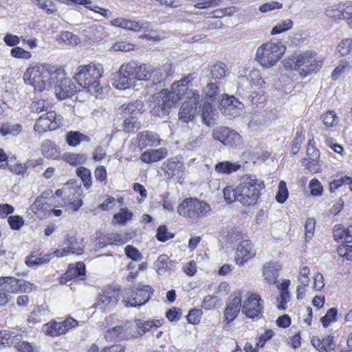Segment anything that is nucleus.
Here are the masks:
<instances>
[{
    "instance_id": "31",
    "label": "nucleus",
    "mask_w": 352,
    "mask_h": 352,
    "mask_svg": "<svg viewBox=\"0 0 352 352\" xmlns=\"http://www.w3.org/2000/svg\"><path fill=\"white\" fill-rule=\"evenodd\" d=\"M311 342L320 352H329L335 350L336 344L333 342V337L331 336H328L322 340L314 338Z\"/></svg>"
},
{
    "instance_id": "63",
    "label": "nucleus",
    "mask_w": 352,
    "mask_h": 352,
    "mask_svg": "<svg viewBox=\"0 0 352 352\" xmlns=\"http://www.w3.org/2000/svg\"><path fill=\"white\" fill-rule=\"evenodd\" d=\"M108 244L121 245L127 242V239L120 234H111L107 237Z\"/></svg>"
},
{
    "instance_id": "38",
    "label": "nucleus",
    "mask_w": 352,
    "mask_h": 352,
    "mask_svg": "<svg viewBox=\"0 0 352 352\" xmlns=\"http://www.w3.org/2000/svg\"><path fill=\"white\" fill-rule=\"evenodd\" d=\"M63 324L60 322H52L45 324L43 327V331L47 335L51 336H57L60 334L65 333V327H63Z\"/></svg>"
},
{
    "instance_id": "47",
    "label": "nucleus",
    "mask_w": 352,
    "mask_h": 352,
    "mask_svg": "<svg viewBox=\"0 0 352 352\" xmlns=\"http://www.w3.org/2000/svg\"><path fill=\"white\" fill-rule=\"evenodd\" d=\"M293 27V21L288 19L286 20L280 21L278 23L272 30L271 34L272 35L280 34L283 32L292 29Z\"/></svg>"
},
{
    "instance_id": "15",
    "label": "nucleus",
    "mask_w": 352,
    "mask_h": 352,
    "mask_svg": "<svg viewBox=\"0 0 352 352\" xmlns=\"http://www.w3.org/2000/svg\"><path fill=\"white\" fill-rule=\"evenodd\" d=\"M0 285L8 294L17 292L28 293L31 292L32 288V284L30 283L12 276L0 277Z\"/></svg>"
},
{
    "instance_id": "1",
    "label": "nucleus",
    "mask_w": 352,
    "mask_h": 352,
    "mask_svg": "<svg viewBox=\"0 0 352 352\" xmlns=\"http://www.w3.org/2000/svg\"><path fill=\"white\" fill-rule=\"evenodd\" d=\"M61 69L45 64H32L23 74L25 84L34 87L35 92L49 91L52 85L58 80Z\"/></svg>"
},
{
    "instance_id": "37",
    "label": "nucleus",
    "mask_w": 352,
    "mask_h": 352,
    "mask_svg": "<svg viewBox=\"0 0 352 352\" xmlns=\"http://www.w3.org/2000/svg\"><path fill=\"white\" fill-rule=\"evenodd\" d=\"M89 142V138L79 131H69L66 135V142L70 146H76L82 142Z\"/></svg>"
},
{
    "instance_id": "7",
    "label": "nucleus",
    "mask_w": 352,
    "mask_h": 352,
    "mask_svg": "<svg viewBox=\"0 0 352 352\" xmlns=\"http://www.w3.org/2000/svg\"><path fill=\"white\" fill-rule=\"evenodd\" d=\"M199 94L197 91H192L188 93L187 100L182 104L179 112V120L185 123L192 121L197 111L199 104Z\"/></svg>"
},
{
    "instance_id": "56",
    "label": "nucleus",
    "mask_w": 352,
    "mask_h": 352,
    "mask_svg": "<svg viewBox=\"0 0 352 352\" xmlns=\"http://www.w3.org/2000/svg\"><path fill=\"white\" fill-rule=\"evenodd\" d=\"M8 222L12 230H19L24 224V219L19 215L10 216Z\"/></svg>"
},
{
    "instance_id": "48",
    "label": "nucleus",
    "mask_w": 352,
    "mask_h": 352,
    "mask_svg": "<svg viewBox=\"0 0 352 352\" xmlns=\"http://www.w3.org/2000/svg\"><path fill=\"white\" fill-rule=\"evenodd\" d=\"M338 309L332 307L329 309L326 314L321 318L320 322L324 327H327L331 322L337 320Z\"/></svg>"
},
{
    "instance_id": "14",
    "label": "nucleus",
    "mask_w": 352,
    "mask_h": 352,
    "mask_svg": "<svg viewBox=\"0 0 352 352\" xmlns=\"http://www.w3.org/2000/svg\"><path fill=\"white\" fill-rule=\"evenodd\" d=\"M129 63L122 65L113 79V85L119 89H126L135 85L133 70Z\"/></svg>"
},
{
    "instance_id": "9",
    "label": "nucleus",
    "mask_w": 352,
    "mask_h": 352,
    "mask_svg": "<svg viewBox=\"0 0 352 352\" xmlns=\"http://www.w3.org/2000/svg\"><path fill=\"white\" fill-rule=\"evenodd\" d=\"M63 125V117L54 111H49L41 115L36 120L34 129L38 133L55 130Z\"/></svg>"
},
{
    "instance_id": "43",
    "label": "nucleus",
    "mask_w": 352,
    "mask_h": 352,
    "mask_svg": "<svg viewBox=\"0 0 352 352\" xmlns=\"http://www.w3.org/2000/svg\"><path fill=\"white\" fill-rule=\"evenodd\" d=\"M17 335H20V340L14 342V346L19 352H38V348L36 346H33L31 343L23 340V335L17 333Z\"/></svg>"
},
{
    "instance_id": "29",
    "label": "nucleus",
    "mask_w": 352,
    "mask_h": 352,
    "mask_svg": "<svg viewBox=\"0 0 352 352\" xmlns=\"http://www.w3.org/2000/svg\"><path fill=\"white\" fill-rule=\"evenodd\" d=\"M133 70V76L135 82L138 80H149L151 65L149 64H138L135 62L129 63Z\"/></svg>"
},
{
    "instance_id": "5",
    "label": "nucleus",
    "mask_w": 352,
    "mask_h": 352,
    "mask_svg": "<svg viewBox=\"0 0 352 352\" xmlns=\"http://www.w3.org/2000/svg\"><path fill=\"white\" fill-rule=\"evenodd\" d=\"M210 206L197 198L184 199L177 207V213L187 219H197L208 215Z\"/></svg>"
},
{
    "instance_id": "6",
    "label": "nucleus",
    "mask_w": 352,
    "mask_h": 352,
    "mask_svg": "<svg viewBox=\"0 0 352 352\" xmlns=\"http://www.w3.org/2000/svg\"><path fill=\"white\" fill-rule=\"evenodd\" d=\"M294 69L299 72L302 78L317 72L322 65V61L313 51H306L294 58Z\"/></svg>"
},
{
    "instance_id": "10",
    "label": "nucleus",
    "mask_w": 352,
    "mask_h": 352,
    "mask_svg": "<svg viewBox=\"0 0 352 352\" xmlns=\"http://www.w3.org/2000/svg\"><path fill=\"white\" fill-rule=\"evenodd\" d=\"M242 313L248 318L259 319L263 313V300L256 294H250L243 302Z\"/></svg>"
},
{
    "instance_id": "61",
    "label": "nucleus",
    "mask_w": 352,
    "mask_h": 352,
    "mask_svg": "<svg viewBox=\"0 0 352 352\" xmlns=\"http://www.w3.org/2000/svg\"><path fill=\"white\" fill-rule=\"evenodd\" d=\"M203 312L201 309H192L189 311L187 316V320L189 323L197 324L200 322L201 316Z\"/></svg>"
},
{
    "instance_id": "3",
    "label": "nucleus",
    "mask_w": 352,
    "mask_h": 352,
    "mask_svg": "<svg viewBox=\"0 0 352 352\" xmlns=\"http://www.w3.org/2000/svg\"><path fill=\"white\" fill-rule=\"evenodd\" d=\"M263 188V182L255 176L244 177L243 182L236 186L238 201L247 206L255 204Z\"/></svg>"
},
{
    "instance_id": "13",
    "label": "nucleus",
    "mask_w": 352,
    "mask_h": 352,
    "mask_svg": "<svg viewBox=\"0 0 352 352\" xmlns=\"http://www.w3.org/2000/svg\"><path fill=\"white\" fill-rule=\"evenodd\" d=\"M175 102L167 94L166 90H162L153 96L151 113L158 117L167 116Z\"/></svg>"
},
{
    "instance_id": "62",
    "label": "nucleus",
    "mask_w": 352,
    "mask_h": 352,
    "mask_svg": "<svg viewBox=\"0 0 352 352\" xmlns=\"http://www.w3.org/2000/svg\"><path fill=\"white\" fill-rule=\"evenodd\" d=\"M309 188L310 190L311 195L313 196L321 195L323 190L320 182L316 179H313L310 181Z\"/></svg>"
},
{
    "instance_id": "16",
    "label": "nucleus",
    "mask_w": 352,
    "mask_h": 352,
    "mask_svg": "<svg viewBox=\"0 0 352 352\" xmlns=\"http://www.w3.org/2000/svg\"><path fill=\"white\" fill-rule=\"evenodd\" d=\"M83 245L74 235L67 234L61 244V248L56 250L53 254L57 257L66 256L69 254H82Z\"/></svg>"
},
{
    "instance_id": "39",
    "label": "nucleus",
    "mask_w": 352,
    "mask_h": 352,
    "mask_svg": "<svg viewBox=\"0 0 352 352\" xmlns=\"http://www.w3.org/2000/svg\"><path fill=\"white\" fill-rule=\"evenodd\" d=\"M23 129L20 124H12L10 122L4 123L0 127V134L3 136L12 135L16 136L19 135Z\"/></svg>"
},
{
    "instance_id": "24",
    "label": "nucleus",
    "mask_w": 352,
    "mask_h": 352,
    "mask_svg": "<svg viewBox=\"0 0 352 352\" xmlns=\"http://www.w3.org/2000/svg\"><path fill=\"white\" fill-rule=\"evenodd\" d=\"M281 269L282 266L278 261L266 262L263 267V276L268 283H274Z\"/></svg>"
},
{
    "instance_id": "8",
    "label": "nucleus",
    "mask_w": 352,
    "mask_h": 352,
    "mask_svg": "<svg viewBox=\"0 0 352 352\" xmlns=\"http://www.w3.org/2000/svg\"><path fill=\"white\" fill-rule=\"evenodd\" d=\"M143 107L140 101H135L134 103L128 104L123 109L124 120L123 127L125 131L129 133L138 129L140 122L138 121L139 116L142 114L141 109Z\"/></svg>"
},
{
    "instance_id": "50",
    "label": "nucleus",
    "mask_w": 352,
    "mask_h": 352,
    "mask_svg": "<svg viewBox=\"0 0 352 352\" xmlns=\"http://www.w3.org/2000/svg\"><path fill=\"white\" fill-rule=\"evenodd\" d=\"M289 195L286 183L280 181L278 184V190L276 195V199L278 203L283 204Z\"/></svg>"
},
{
    "instance_id": "59",
    "label": "nucleus",
    "mask_w": 352,
    "mask_h": 352,
    "mask_svg": "<svg viewBox=\"0 0 352 352\" xmlns=\"http://www.w3.org/2000/svg\"><path fill=\"white\" fill-rule=\"evenodd\" d=\"M283 8V4L280 2L271 1L265 3L261 4L258 10L261 12H267L269 11H272L274 10L281 9Z\"/></svg>"
},
{
    "instance_id": "20",
    "label": "nucleus",
    "mask_w": 352,
    "mask_h": 352,
    "mask_svg": "<svg viewBox=\"0 0 352 352\" xmlns=\"http://www.w3.org/2000/svg\"><path fill=\"white\" fill-rule=\"evenodd\" d=\"M192 78L190 76H185L179 80L175 82L171 87V89L167 91V94L176 103L185 94H188L189 85L191 82Z\"/></svg>"
},
{
    "instance_id": "26",
    "label": "nucleus",
    "mask_w": 352,
    "mask_h": 352,
    "mask_svg": "<svg viewBox=\"0 0 352 352\" xmlns=\"http://www.w3.org/2000/svg\"><path fill=\"white\" fill-rule=\"evenodd\" d=\"M54 87V94L59 100L65 99L73 94V85L69 78H63L58 80Z\"/></svg>"
},
{
    "instance_id": "51",
    "label": "nucleus",
    "mask_w": 352,
    "mask_h": 352,
    "mask_svg": "<svg viewBox=\"0 0 352 352\" xmlns=\"http://www.w3.org/2000/svg\"><path fill=\"white\" fill-rule=\"evenodd\" d=\"M41 151L45 157L50 158L54 155L56 150L54 144L50 140H45L41 145Z\"/></svg>"
},
{
    "instance_id": "27",
    "label": "nucleus",
    "mask_w": 352,
    "mask_h": 352,
    "mask_svg": "<svg viewBox=\"0 0 352 352\" xmlns=\"http://www.w3.org/2000/svg\"><path fill=\"white\" fill-rule=\"evenodd\" d=\"M168 155L166 148L149 149L143 152L140 156L141 160L146 164H151L165 158Z\"/></svg>"
},
{
    "instance_id": "34",
    "label": "nucleus",
    "mask_w": 352,
    "mask_h": 352,
    "mask_svg": "<svg viewBox=\"0 0 352 352\" xmlns=\"http://www.w3.org/2000/svg\"><path fill=\"white\" fill-rule=\"evenodd\" d=\"M127 324H126L124 326H116L106 331L104 333V338L108 341H112L117 338L119 336L123 334L122 338L124 339L129 338V334L126 335L127 333V331L130 327H126Z\"/></svg>"
},
{
    "instance_id": "53",
    "label": "nucleus",
    "mask_w": 352,
    "mask_h": 352,
    "mask_svg": "<svg viewBox=\"0 0 352 352\" xmlns=\"http://www.w3.org/2000/svg\"><path fill=\"white\" fill-rule=\"evenodd\" d=\"M161 324L159 320L157 321H144V322H140L138 324V333L142 335L148 332L153 327H157Z\"/></svg>"
},
{
    "instance_id": "33",
    "label": "nucleus",
    "mask_w": 352,
    "mask_h": 352,
    "mask_svg": "<svg viewBox=\"0 0 352 352\" xmlns=\"http://www.w3.org/2000/svg\"><path fill=\"white\" fill-rule=\"evenodd\" d=\"M334 237L346 243L352 242V226L346 228L342 225H337L334 227Z\"/></svg>"
},
{
    "instance_id": "46",
    "label": "nucleus",
    "mask_w": 352,
    "mask_h": 352,
    "mask_svg": "<svg viewBox=\"0 0 352 352\" xmlns=\"http://www.w3.org/2000/svg\"><path fill=\"white\" fill-rule=\"evenodd\" d=\"M212 78L215 80H220L226 76V65L221 62L215 63L210 69Z\"/></svg>"
},
{
    "instance_id": "4",
    "label": "nucleus",
    "mask_w": 352,
    "mask_h": 352,
    "mask_svg": "<svg viewBox=\"0 0 352 352\" xmlns=\"http://www.w3.org/2000/svg\"><path fill=\"white\" fill-rule=\"evenodd\" d=\"M285 50L282 43L267 42L258 47L255 58L261 66L269 68L276 64Z\"/></svg>"
},
{
    "instance_id": "41",
    "label": "nucleus",
    "mask_w": 352,
    "mask_h": 352,
    "mask_svg": "<svg viewBox=\"0 0 352 352\" xmlns=\"http://www.w3.org/2000/svg\"><path fill=\"white\" fill-rule=\"evenodd\" d=\"M52 106L47 100L43 99H39L37 100L32 101L30 105V111L32 113H40L43 111H52Z\"/></svg>"
},
{
    "instance_id": "52",
    "label": "nucleus",
    "mask_w": 352,
    "mask_h": 352,
    "mask_svg": "<svg viewBox=\"0 0 352 352\" xmlns=\"http://www.w3.org/2000/svg\"><path fill=\"white\" fill-rule=\"evenodd\" d=\"M338 52L342 56H346L352 50V38L342 40L337 47Z\"/></svg>"
},
{
    "instance_id": "45",
    "label": "nucleus",
    "mask_w": 352,
    "mask_h": 352,
    "mask_svg": "<svg viewBox=\"0 0 352 352\" xmlns=\"http://www.w3.org/2000/svg\"><path fill=\"white\" fill-rule=\"evenodd\" d=\"M77 175L82 179L84 186L89 189L92 185L91 171L85 167H78L76 169Z\"/></svg>"
},
{
    "instance_id": "58",
    "label": "nucleus",
    "mask_w": 352,
    "mask_h": 352,
    "mask_svg": "<svg viewBox=\"0 0 352 352\" xmlns=\"http://www.w3.org/2000/svg\"><path fill=\"white\" fill-rule=\"evenodd\" d=\"M322 121L327 126H333L338 124V118L334 111H329L322 116Z\"/></svg>"
},
{
    "instance_id": "22",
    "label": "nucleus",
    "mask_w": 352,
    "mask_h": 352,
    "mask_svg": "<svg viewBox=\"0 0 352 352\" xmlns=\"http://www.w3.org/2000/svg\"><path fill=\"white\" fill-rule=\"evenodd\" d=\"M242 299L240 293L232 294L224 311V319L227 322L234 320L240 310H242Z\"/></svg>"
},
{
    "instance_id": "2",
    "label": "nucleus",
    "mask_w": 352,
    "mask_h": 352,
    "mask_svg": "<svg viewBox=\"0 0 352 352\" xmlns=\"http://www.w3.org/2000/svg\"><path fill=\"white\" fill-rule=\"evenodd\" d=\"M103 73L102 64L90 63L88 65H80L75 72L74 78L80 87L91 94H98L102 92L100 78Z\"/></svg>"
},
{
    "instance_id": "28",
    "label": "nucleus",
    "mask_w": 352,
    "mask_h": 352,
    "mask_svg": "<svg viewBox=\"0 0 352 352\" xmlns=\"http://www.w3.org/2000/svg\"><path fill=\"white\" fill-rule=\"evenodd\" d=\"M138 147L143 149L148 146L159 145L160 139L159 136L150 131H144L138 135Z\"/></svg>"
},
{
    "instance_id": "17",
    "label": "nucleus",
    "mask_w": 352,
    "mask_h": 352,
    "mask_svg": "<svg viewBox=\"0 0 352 352\" xmlns=\"http://www.w3.org/2000/svg\"><path fill=\"white\" fill-rule=\"evenodd\" d=\"M221 96L220 107L223 109V113L230 118L240 116L243 109V104L232 96L223 94Z\"/></svg>"
},
{
    "instance_id": "36",
    "label": "nucleus",
    "mask_w": 352,
    "mask_h": 352,
    "mask_svg": "<svg viewBox=\"0 0 352 352\" xmlns=\"http://www.w3.org/2000/svg\"><path fill=\"white\" fill-rule=\"evenodd\" d=\"M204 92L205 94L204 101L207 102H213L220 98V91L216 83H208L204 88Z\"/></svg>"
},
{
    "instance_id": "18",
    "label": "nucleus",
    "mask_w": 352,
    "mask_h": 352,
    "mask_svg": "<svg viewBox=\"0 0 352 352\" xmlns=\"http://www.w3.org/2000/svg\"><path fill=\"white\" fill-rule=\"evenodd\" d=\"M184 164L180 157H175L168 159L162 166V170L169 178H175L179 181L184 172Z\"/></svg>"
},
{
    "instance_id": "57",
    "label": "nucleus",
    "mask_w": 352,
    "mask_h": 352,
    "mask_svg": "<svg viewBox=\"0 0 352 352\" xmlns=\"http://www.w3.org/2000/svg\"><path fill=\"white\" fill-rule=\"evenodd\" d=\"M132 217V213L126 208H121L120 211L113 215V219L118 223H124Z\"/></svg>"
},
{
    "instance_id": "23",
    "label": "nucleus",
    "mask_w": 352,
    "mask_h": 352,
    "mask_svg": "<svg viewBox=\"0 0 352 352\" xmlns=\"http://www.w3.org/2000/svg\"><path fill=\"white\" fill-rule=\"evenodd\" d=\"M173 67L171 63H166L160 67H154L151 65L149 80L158 84L173 76Z\"/></svg>"
},
{
    "instance_id": "64",
    "label": "nucleus",
    "mask_w": 352,
    "mask_h": 352,
    "mask_svg": "<svg viewBox=\"0 0 352 352\" xmlns=\"http://www.w3.org/2000/svg\"><path fill=\"white\" fill-rule=\"evenodd\" d=\"M338 254L346 260L352 261V245H342L338 248Z\"/></svg>"
},
{
    "instance_id": "35",
    "label": "nucleus",
    "mask_w": 352,
    "mask_h": 352,
    "mask_svg": "<svg viewBox=\"0 0 352 352\" xmlns=\"http://www.w3.org/2000/svg\"><path fill=\"white\" fill-rule=\"evenodd\" d=\"M240 167L241 165L238 162L224 161L217 163L214 166V170L219 173L229 175L237 171Z\"/></svg>"
},
{
    "instance_id": "55",
    "label": "nucleus",
    "mask_w": 352,
    "mask_h": 352,
    "mask_svg": "<svg viewBox=\"0 0 352 352\" xmlns=\"http://www.w3.org/2000/svg\"><path fill=\"white\" fill-rule=\"evenodd\" d=\"M316 220L314 218H309L305 224V236L306 241L310 240L314 234Z\"/></svg>"
},
{
    "instance_id": "30",
    "label": "nucleus",
    "mask_w": 352,
    "mask_h": 352,
    "mask_svg": "<svg viewBox=\"0 0 352 352\" xmlns=\"http://www.w3.org/2000/svg\"><path fill=\"white\" fill-rule=\"evenodd\" d=\"M65 277H62L60 278L61 283H66V280L64 281V279L69 278L70 280L74 278H80L81 280H83L85 276V265L82 262H78L74 267H69L67 270L65 274Z\"/></svg>"
},
{
    "instance_id": "25",
    "label": "nucleus",
    "mask_w": 352,
    "mask_h": 352,
    "mask_svg": "<svg viewBox=\"0 0 352 352\" xmlns=\"http://www.w3.org/2000/svg\"><path fill=\"white\" fill-rule=\"evenodd\" d=\"M155 269L160 276H168L174 270L175 262L166 254L158 256L154 263Z\"/></svg>"
},
{
    "instance_id": "12",
    "label": "nucleus",
    "mask_w": 352,
    "mask_h": 352,
    "mask_svg": "<svg viewBox=\"0 0 352 352\" xmlns=\"http://www.w3.org/2000/svg\"><path fill=\"white\" fill-rule=\"evenodd\" d=\"M120 296V289L111 287H106L98 294L97 300L94 306L96 309L100 310H110L117 303Z\"/></svg>"
},
{
    "instance_id": "11",
    "label": "nucleus",
    "mask_w": 352,
    "mask_h": 352,
    "mask_svg": "<svg viewBox=\"0 0 352 352\" xmlns=\"http://www.w3.org/2000/svg\"><path fill=\"white\" fill-rule=\"evenodd\" d=\"M212 136L214 140L230 148L239 146L243 142L241 136L236 131L227 127L214 129Z\"/></svg>"
},
{
    "instance_id": "40",
    "label": "nucleus",
    "mask_w": 352,
    "mask_h": 352,
    "mask_svg": "<svg viewBox=\"0 0 352 352\" xmlns=\"http://www.w3.org/2000/svg\"><path fill=\"white\" fill-rule=\"evenodd\" d=\"M20 338V335H17V333L0 331V346L14 345V342L19 340Z\"/></svg>"
},
{
    "instance_id": "44",
    "label": "nucleus",
    "mask_w": 352,
    "mask_h": 352,
    "mask_svg": "<svg viewBox=\"0 0 352 352\" xmlns=\"http://www.w3.org/2000/svg\"><path fill=\"white\" fill-rule=\"evenodd\" d=\"M250 77L251 78V87L254 90L256 94H261V90L265 85V82L262 79L261 74L258 71H252L250 74Z\"/></svg>"
},
{
    "instance_id": "21",
    "label": "nucleus",
    "mask_w": 352,
    "mask_h": 352,
    "mask_svg": "<svg viewBox=\"0 0 352 352\" xmlns=\"http://www.w3.org/2000/svg\"><path fill=\"white\" fill-rule=\"evenodd\" d=\"M152 288L149 285H144L142 288L131 291L130 298L126 304L130 307H140L144 305L151 298Z\"/></svg>"
},
{
    "instance_id": "54",
    "label": "nucleus",
    "mask_w": 352,
    "mask_h": 352,
    "mask_svg": "<svg viewBox=\"0 0 352 352\" xmlns=\"http://www.w3.org/2000/svg\"><path fill=\"white\" fill-rule=\"evenodd\" d=\"M157 239L161 242H165L174 237V234L168 232L166 226H160L157 230Z\"/></svg>"
},
{
    "instance_id": "42",
    "label": "nucleus",
    "mask_w": 352,
    "mask_h": 352,
    "mask_svg": "<svg viewBox=\"0 0 352 352\" xmlns=\"http://www.w3.org/2000/svg\"><path fill=\"white\" fill-rule=\"evenodd\" d=\"M62 159L72 166H78L85 162L86 157L84 154L81 153H67L62 155Z\"/></svg>"
},
{
    "instance_id": "32",
    "label": "nucleus",
    "mask_w": 352,
    "mask_h": 352,
    "mask_svg": "<svg viewBox=\"0 0 352 352\" xmlns=\"http://www.w3.org/2000/svg\"><path fill=\"white\" fill-rule=\"evenodd\" d=\"M202 122L210 126L214 123V120L217 118V113L215 109L211 104V102H204L202 105V113H201Z\"/></svg>"
},
{
    "instance_id": "60",
    "label": "nucleus",
    "mask_w": 352,
    "mask_h": 352,
    "mask_svg": "<svg viewBox=\"0 0 352 352\" xmlns=\"http://www.w3.org/2000/svg\"><path fill=\"white\" fill-rule=\"evenodd\" d=\"M126 255L135 261H138L142 259V254L140 251L133 245H128L124 248Z\"/></svg>"
},
{
    "instance_id": "49",
    "label": "nucleus",
    "mask_w": 352,
    "mask_h": 352,
    "mask_svg": "<svg viewBox=\"0 0 352 352\" xmlns=\"http://www.w3.org/2000/svg\"><path fill=\"white\" fill-rule=\"evenodd\" d=\"M326 14L334 19L342 20L344 17L342 12V5L329 6L326 9Z\"/></svg>"
},
{
    "instance_id": "19",
    "label": "nucleus",
    "mask_w": 352,
    "mask_h": 352,
    "mask_svg": "<svg viewBox=\"0 0 352 352\" xmlns=\"http://www.w3.org/2000/svg\"><path fill=\"white\" fill-rule=\"evenodd\" d=\"M256 254L254 244L250 240L242 241L237 246L235 261L236 264L243 265L255 256Z\"/></svg>"
}]
</instances>
